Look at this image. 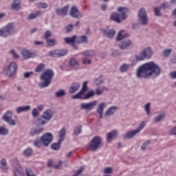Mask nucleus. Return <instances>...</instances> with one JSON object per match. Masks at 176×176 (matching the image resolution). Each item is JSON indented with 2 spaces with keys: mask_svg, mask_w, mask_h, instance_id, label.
I'll return each instance as SVG.
<instances>
[{
  "mask_svg": "<svg viewBox=\"0 0 176 176\" xmlns=\"http://www.w3.org/2000/svg\"><path fill=\"white\" fill-rule=\"evenodd\" d=\"M89 83V82L87 81H85L83 85H82V87L81 89V90L80 91L82 92V93H86V91H87V84Z\"/></svg>",
  "mask_w": 176,
  "mask_h": 176,
  "instance_id": "nucleus-54",
  "label": "nucleus"
},
{
  "mask_svg": "<svg viewBox=\"0 0 176 176\" xmlns=\"http://www.w3.org/2000/svg\"><path fill=\"white\" fill-rule=\"evenodd\" d=\"M79 89H80V83L73 82L69 88V94H74V93H76Z\"/></svg>",
  "mask_w": 176,
  "mask_h": 176,
  "instance_id": "nucleus-17",
  "label": "nucleus"
},
{
  "mask_svg": "<svg viewBox=\"0 0 176 176\" xmlns=\"http://www.w3.org/2000/svg\"><path fill=\"white\" fill-rule=\"evenodd\" d=\"M32 153H33L32 148H28L24 150L23 156H25L26 157H30V156L32 155Z\"/></svg>",
  "mask_w": 176,
  "mask_h": 176,
  "instance_id": "nucleus-39",
  "label": "nucleus"
},
{
  "mask_svg": "<svg viewBox=\"0 0 176 176\" xmlns=\"http://www.w3.org/2000/svg\"><path fill=\"white\" fill-rule=\"evenodd\" d=\"M105 108V103L102 102L99 104L98 109L96 110L97 113L100 115V119H102V113H104V109Z\"/></svg>",
  "mask_w": 176,
  "mask_h": 176,
  "instance_id": "nucleus-26",
  "label": "nucleus"
},
{
  "mask_svg": "<svg viewBox=\"0 0 176 176\" xmlns=\"http://www.w3.org/2000/svg\"><path fill=\"white\" fill-rule=\"evenodd\" d=\"M14 32V25L13 23H8L6 27L0 30V36L8 38Z\"/></svg>",
  "mask_w": 176,
  "mask_h": 176,
  "instance_id": "nucleus-6",
  "label": "nucleus"
},
{
  "mask_svg": "<svg viewBox=\"0 0 176 176\" xmlns=\"http://www.w3.org/2000/svg\"><path fill=\"white\" fill-rule=\"evenodd\" d=\"M61 142L60 140H58L57 143H52L51 144V149L52 151H59L60 148H61Z\"/></svg>",
  "mask_w": 176,
  "mask_h": 176,
  "instance_id": "nucleus-34",
  "label": "nucleus"
},
{
  "mask_svg": "<svg viewBox=\"0 0 176 176\" xmlns=\"http://www.w3.org/2000/svg\"><path fill=\"white\" fill-rule=\"evenodd\" d=\"M101 78H102V76H100L99 78H96L94 80V82L95 83V85H100L101 84H102L104 82V80L102 79Z\"/></svg>",
  "mask_w": 176,
  "mask_h": 176,
  "instance_id": "nucleus-51",
  "label": "nucleus"
},
{
  "mask_svg": "<svg viewBox=\"0 0 176 176\" xmlns=\"http://www.w3.org/2000/svg\"><path fill=\"white\" fill-rule=\"evenodd\" d=\"M42 138L41 139H36L34 142V146H36L37 148H41L42 146Z\"/></svg>",
  "mask_w": 176,
  "mask_h": 176,
  "instance_id": "nucleus-44",
  "label": "nucleus"
},
{
  "mask_svg": "<svg viewBox=\"0 0 176 176\" xmlns=\"http://www.w3.org/2000/svg\"><path fill=\"white\" fill-rule=\"evenodd\" d=\"M22 56L23 58L27 60V58H31V57H34V53L30 52V51L26 50H22Z\"/></svg>",
  "mask_w": 176,
  "mask_h": 176,
  "instance_id": "nucleus-28",
  "label": "nucleus"
},
{
  "mask_svg": "<svg viewBox=\"0 0 176 176\" xmlns=\"http://www.w3.org/2000/svg\"><path fill=\"white\" fill-rule=\"evenodd\" d=\"M13 166H14L15 170L23 169L21 168V166H20V163L19 162V160H13Z\"/></svg>",
  "mask_w": 176,
  "mask_h": 176,
  "instance_id": "nucleus-49",
  "label": "nucleus"
},
{
  "mask_svg": "<svg viewBox=\"0 0 176 176\" xmlns=\"http://www.w3.org/2000/svg\"><path fill=\"white\" fill-rule=\"evenodd\" d=\"M76 43H89V40L87 39V36L82 35L80 36H76Z\"/></svg>",
  "mask_w": 176,
  "mask_h": 176,
  "instance_id": "nucleus-24",
  "label": "nucleus"
},
{
  "mask_svg": "<svg viewBox=\"0 0 176 176\" xmlns=\"http://www.w3.org/2000/svg\"><path fill=\"white\" fill-rule=\"evenodd\" d=\"M138 131L136 129L129 131L122 135V138L123 140H131V138H134L138 134Z\"/></svg>",
  "mask_w": 176,
  "mask_h": 176,
  "instance_id": "nucleus-15",
  "label": "nucleus"
},
{
  "mask_svg": "<svg viewBox=\"0 0 176 176\" xmlns=\"http://www.w3.org/2000/svg\"><path fill=\"white\" fill-rule=\"evenodd\" d=\"M45 69V64L40 63L34 69L35 72H42Z\"/></svg>",
  "mask_w": 176,
  "mask_h": 176,
  "instance_id": "nucleus-45",
  "label": "nucleus"
},
{
  "mask_svg": "<svg viewBox=\"0 0 176 176\" xmlns=\"http://www.w3.org/2000/svg\"><path fill=\"white\" fill-rule=\"evenodd\" d=\"M56 13L58 16H67V13H68V6H66L63 8H57Z\"/></svg>",
  "mask_w": 176,
  "mask_h": 176,
  "instance_id": "nucleus-21",
  "label": "nucleus"
},
{
  "mask_svg": "<svg viewBox=\"0 0 176 176\" xmlns=\"http://www.w3.org/2000/svg\"><path fill=\"white\" fill-rule=\"evenodd\" d=\"M31 109V107L30 106H22L16 108V113H21V112H27V111H30Z\"/></svg>",
  "mask_w": 176,
  "mask_h": 176,
  "instance_id": "nucleus-29",
  "label": "nucleus"
},
{
  "mask_svg": "<svg viewBox=\"0 0 176 176\" xmlns=\"http://www.w3.org/2000/svg\"><path fill=\"white\" fill-rule=\"evenodd\" d=\"M111 20L113 21H115L116 23H120L121 22L120 21V14L118 12H112L111 14Z\"/></svg>",
  "mask_w": 176,
  "mask_h": 176,
  "instance_id": "nucleus-25",
  "label": "nucleus"
},
{
  "mask_svg": "<svg viewBox=\"0 0 176 176\" xmlns=\"http://www.w3.org/2000/svg\"><path fill=\"white\" fill-rule=\"evenodd\" d=\"M153 53L151 47L144 48L138 55H135L136 61H144L146 58H151Z\"/></svg>",
  "mask_w": 176,
  "mask_h": 176,
  "instance_id": "nucleus-3",
  "label": "nucleus"
},
{
  "mask_svg": "<svg viewBox=\"0 0 176 176\" xmlns=\"http://www.w3.org/2000/svg\"><path fill=\"white\" fill-rule=\"evenodd\" d=\"M118 135H119V133L117 130L113 129V131L109 132L107 134V142H111L112 140H115V138H118Z\"/></svg>",
  "mask_w": 176,
  "mask_h": 176,
  "instance_id": "nucleus-16",
  "label": "nucleus"
},
{
  "mask_svg": "<svg viewBox=\"0 0 176 176\" xmlns=\"http://www.w3.org/2000/svg\"><path fill=\"white\" fill-rule=\"evenodd\" d=\"M168 8H170V5H168V3L166 2V3H162L160 6V8L161 9H168Z\"/></svg>",
  "mask_w": 176,
  "mask_h": 176,
  "instance_id": "nucleus-62",
  "label": "nucleus"
},
{
  "mask_svg": "<svg viewBox=\"0 0 176 176\" xmlns=\"http://www.w3.org/2000/svg\"><path fill=\"white\" fill-rule=\"evenodd\" d=\"M82 56L85 57H94L96 56V51L93 50H87L82 52Z\"/></svg>",
  "mask_w": 176,
  "mask_h": 176,
  "instance_id": "nucleus-27",
  "label": "nucleus"
},
{
  "mask_svg": "<svg viewBox=\"0 0 176 176\" xmlns=\"http://www.w3.org/2000/svg\"><path fill=\"white\" fill-rule=\"evenodd\" d=\"M58 135H59V142H63V141H64V140H65V128H62L59 132H58Z\"/></svg>",
  "mask_w": 176,
  "mask_h": 176,
  "instance_id": "nucleus-31",
  "label": "nucleus"
},
{
  "mask_svg": "<svg viewBox=\"0 0 176 176\" xmlns=\"http://www.w3.org/2000/svg\"><path fill=\"white\" fill-rule=\"evenodd\" d=\"M104 174H111L112 173V168L111 167H106L103 170Z\"/></svg>",
  "mask_w": 176,
  "mask_h": 176,
  "instance_id": "nucleus-63",
  "label": "nucleus"
},
{
  "mask_svg": "<svg viewBox=\"0 0 176 176\" xmlns=\"http://www.w3.org/2000/svg\"><path fill=\"white\" fill-rule=\"evenodd\" d=\"M83 96H85V94L80 91L78 93L72 96V98H73V100H84Z\"/></svg>",
  "mask_w": 176,
  "mask_h": 176,
  "instance_id": "nucleus-37",
  "label": "nucleus"
},
{
  "mask_svg": "<svg viewBox=\"0 0 176 176\" xmlns=\"http://www.w3.org/2000/svg\"><path fill=\"white\" fill-rule=\"evenodd\" d=\"M118 109V107L116 106H111L110 107L105 113V116H112V115H115V112Z\"/></svg>",
  "mask_w": 176,
  "mask_h": 176,
  "instance_id": "nucleus-23",
  "label": "nucleus"
},
{
  "mask_svg": "<svg viewBox=\"0 0 176 176\" xmlns=\"http://www.w3.org/2000/svg\"><path fill=\"white\" fill-rule=\"evenodd\" d=\"M67 92H65V89H59L55 92V96L56 98H61V97L65 96Z\"/></svg>",
  "mask_w": 176,
  "mask_h": 176,
  "instance_id": "nucleus-33",
  "label": "nucleus"
},
{
  "mask_svg": "<svg viewBox=\"0 0 176 176\" xmlns=\"http://www.w3.org/2000/svg\"><path fill=\"white\" fill-rule=\"evenodd\" d=\"M50 57L58 58V50H53L50 52Z\"/></svg>",
  "mask_w": 176,
  "mask_h": 176,
  "instance_id": "nucleus-47",
  "label": "nucleus"
},
{
  "mask_svg": "<svg viewBox=\"0 0 176 176\" xmlns=\"http://www.w3.org/2000/svg\"><path fill=\"white\" fill-rule=\"evenodd\" d=\"M144 110L146 112V114L148 116L151 115V103H147L145 106H144Z\"/></svg>",
  "mask_w": 176,
  "mask_h": 176,
  "instance_id": "nucleus-55",
  "label": "nucleus"
},
{
  "mask_svg": "<svg viewBox=\"0 0 176 176\" xmlns=\"http://www.w3.org/2000/svg\"><path fill=\"white\" fill-rule=\"evenodd\" d=\"M98 103V101L97 100H94L88 103H80V109H85V111H92V109L96 107Z\"/></svg>",
  "mask_w": 176,
  "mask_h": 176,
  "instance_id": "nucleus-10",
  "label": "nucleus"
},
{
  "mask_svg": "<svg viewBox=\"0 0 176 176\" xmlns=\"http://www.w3.org/2000/svg\"><path fill=\"white\" fill-rule=\"evenodd\" d=\"M57 41L54 38H48L46 40V45L50 47H53V46H56Z\"/></svg>",
  "mask_w": 176,
  "mask_h": 176,
  "instance_id": "nucleus-35",
  "label": "nucleus"
},
{
  "mask_svg": "<svg viewBox=\"0 0 176 176\" xmlns=\"http://www.w3.org/2000/svg\"><path fill=\"white\" fill-rule=\"evenodd\" d=\"M67 54H68V51L67 50H58V58L64 57V56H67Z\"/></svg>",
  "mask_w": 176,
  "mask_h": 176,
  "instance_id": "nucleus-42",
  "label": "nucleus"
},
{
  "mask_svg": "<svg viewBox=\"0 0 176 176\" xmlns=\"http://www.w3.org/2000/svg\"><path fill=\"white\" fill-rule=\"evenodd\" d=\"M71 17L74 19H82V13L79 12V10L76 6H73L69 12Z\"/></svg>",
  "mask_w": 176,
  "mask_h": 176,
  "instance_id": "nucleus-13",
  "label": "nucleus"
},
{
  "mask_svg": "<svg viewBox=\"0 0 176 176\" xmlns=\"http://www.w3.org/2000/svg\"><path fill=\"white\" fill-rule=\"evenodd\" d=\"M53 76H54V72H53L52 69H46L41 75V80H44V82H41L39 83V87H41V89H43L45 87H48V86H50V83H52V79H53Z\"/></svg>",
  "mask_w": 176,
  "mask_h": 176,
  "instance_id": "nucleus-2",
  "label": "nucleus"
},
{
  "mask_svg": "<svg viewBox=\"0 0 176 176\" xmlns=\"http://www.w3.org/2000/svg\"><path fill=\"white\" fill-rule=\"evenodd\" d=\"M95 94L94 91H89L86 95L83 96L84 100H89L91 97H93Z\"/></svg>",
  "mask_w": 176,
  "mask_h": 176,
  "instance_id": "nucleus-48",
  "label": "nucleus"
},
{
  "mask_svg": "<svg viewBox=\"0 0 176 176\" xmlns=\"http://www.w3.org/2000/svg\"><path fill=\"white\" fill-rule=\"evenodd\" d=\"M144 127H145V122H142L140 124H139V127L138 129H135L136 131H138V133L141 132V130H142V129H144Z\"/></svg>",
  "mask_w": 176,
  "mask_h": 176,
  "instance_id": "nucleus-60",
  "label": "nucleus"
},
{
  "mask_svg": "<svg viewBox=\"0 0 176 176\" xmlns=\"http://www.w3.org/2000/svg\"><path fill=\"white\" fill-rule=\"evenodd\" d=\"M12 116H13V112L10 111H8L3 115L2 119L4 122L8 123L10 126H16V121L12 119Z\"/></svg>",
  "mask_w": 176,
  "mask_h": 176,
  "instance_id": "nucleus-8",
  "label": "nucleus"
},
{
  "mask_svg": "<svg viewBox=\"0 0 176 176\" xmlns=\"http://www.w3.org/2000/svg\"><path fill=\"white\" fill-rule=\"evenodd\" d=\"M151 140H147L144 143H143L141 146L142 151H145L146 149V146L151 144Z\"/></svg>",
  "mask_w": 176,
  "mask_h": 176,
  "instance_id": "nucleus-56",
  "label": "nucleus"
},
{
  "mask_svg": "<svg viewBox=\"0 0 176 176\" xmlns=\"http://www.w3.org/2000/svg\"><path fill=\"white\" fill-rule=\"evenodd\" d=\"M74 133L75 135H79L82 133V126H78L74 129Z\"/></svg>",
  "mask_w": 176,
  "mask_h": 176,
  "instance_id": "nucleus-52",
  "label": "nucleus"
},
{
  "mask_svg": "<svg viewBox=\"0 0 176 176\" xmlns=\"http://www.w3.org/2000/svg\"><path fill=\"white\" fill-rule=\"evenodd\" d=\"M53 115H54V113L51 109H47L45 111H44L41 116V118L43 119H45V120H51L52 118H53Z\"/></svg>",
  "mask_w": 176,
  "mask_h": 176,
  "instance_id": "nucleus-18",
  "label": "nucleus"
},
{
  "mask_svg": "<svg viewBox=\"0 0 176 176\" xmlns=\"http://www.w3.org/2000/svg\"><path fill=\"white\" fill-rule=\"evenodd\" d=\"M46 123H47V121L45 120H41V118L38 119V123L36 124V126H45V124H46Z\"/></svg>",
  "mask_w": 176,
  "mask_h": 176,
  "instance_id": "nucleus-58",
  "label": "nucleus"
},
{
  "mask_svg": "<svg viewBox=\"0 0 176 176\" xmlns=\"http://www.w3.org/2000/svg\"><path fill=\"white\" fill-rule=\"evenodd\" d=\"M100 32L106 38H109V39H112L113 36H115V34H116V31H115L113 29H111L109 28H105L100 29Z\"/></svg>",
  "mask_w": 176,
  "mask_h": 176,
  "instance_id": "nucleus-11",
  "label": "nucleus"
},
{
  "mask_svg": "<svg viewBox=\"0 0 176 176\" xmlns=\"http://www.w3.org/2000/svg\"><path fill=\"white\" fill-rule=\"evenodd\" d=\"M51 36H52V31L47 30L43 34V39H45V41H47V39H50L49 38H50Z\"/></svg>",
  "mask_w": 176,
  "mask_h": 176,
  "instance_id": "nucleus-50",
  "label": "nucleus"
},
{
  "mask_svg": "<svg viewBox=\"0 0 176 176\" xmlns=\"http://www.w3.org/2000/svg\"><path fill=\"white\" fill-rule=\"evenodd\" d=\"M67 32H72V30H74V25L69 24L65 27Z\"/></svg>",
  "mask_w": 176,
  "mask_h": 176,
  "instance_id": "nucleus-59",
  "label": "nucleus"
},
{
  "mask_svg": "<svg viewBox=\"0 0 176 176\" xmlns=\"http://www.w3.org/2000/svg\"><path fill=\"white\" fill-rule=\"evenodd\" d=\"M130 68V65L124 63L120 67V72H126Z\"/></svg>",
  "mask_w": 176,
  "mask_h": 176,
  "instance_id": "nucleus-46",
  "label": "nucleus"
},
{
  "mask_svg": "<svg viewBox=\"0 0 176 176\" xmlns=\"http://www.w3.org/2000/svg\"><path fill=\"white\" fill-rule=\"evenodd\" d=\"M12 10H20L21 9V1L14 0L11 5Z\"/></svg>",
  "mask_w": 176,
  "mask_h": 176,
  "instance_id": "nucleus-20",
  "label": "nucleus"
},
{
  "mask_svg": "<svg viewBox=\"0 0 176 176\" xmlns=\"http://www.w3.org/2000/svg\"><path fill=\"white\" fill-rule=\"evenodd\" d=\"M1 168L3 171H8V165H6V160L2 159L1 161Z\"/></svg>",
  "mask_w": 176,
  "mask_h": 176,
  "instance_id": "nucleus-43",
  "label": "nucleus"
},
{
  "mask_svg": "<svg viewBox=\"0 0 176 176\" xmlns=\"http://www.w3.org/2000/svg\"><path fill=\"white\" fill-rule=\"evenodd\" d=\"M160 72H162V69L159 65L151 61L139 67L136 71V76L139 79H148L153 74L157 76L160 75Z\"/></svg>",
  "mask_w": 176,
  "mask_h": 176,
  "instance_id": "nucleus-1",
  "label": "nucleus"
},
{
  "mask_svg": "<svg viewBox=\"0 0 176 176\" xmlns=\"http://www.w3.org/2000/svg\"><path fill=\"white\" fill-rule=\"evenodd\" d=\"M123 32H124V30L119 31L116 37L117 41H122V39H124L125 38H129L130 36V34L129 33L124 34Z\"/></svg>",
  "mask_w": 176,
  "mask_h": 176,
  "instance_id": "nucleus-22",
  "label": "nucleus"
},
{
  "mask_svg": "<svg viewBox=\"0 0 176 176\" xmlns=\"http://www.w3.org/2000/svg\"><path fill=\"white\" fill-rule=\"evenodd\" d=\"M83 170H85V167L80 166V167L79 168V169L77 170L75 172L74 175H76V176H79V175H80L82 174V173H83Z\"/></svg>",
  "mask_w": 176,
  "mask_h": 176,
  "instance_id": "nucleus-57",
  "label": "nucleus"
},
{
  "mask_svg": "<svg viewBox=\"0 0 176 176\" xmlns=\"http://www.w3.org/2000/svg\"><path fill=\"white\" fill-rule=\"evenodd\" d=\"M14 176H24L23 169H15L14 171Z\"/></svg>",
  "mask_w": 176,
  "mask_h": 176,
  "instance_id": "nucleus-53",
  "label": "nucleus"
},
{
  "mask_svg": "<svg viewBox=\"0 0 176 176\" xmlns=\"http://www.w3.org/2000/svg\"><path fill=\"white\" fill-rule=\"evenodd\" d=\"M41 15V11H38L36 13H31L28 16V20H34L38 17V16Z\"/></svg>",
  "mask_w": 176,
  "mask_h": 176,
  "instance_id": "nucleus-40",
  "label": "nucleus"
},
{
  "mask_svg": "<svg viewBox=\"0 0 176 176\" xmlns=\"http://www.w3.org/2000/svg\"><path fill=\"white\" fill-rule=\"evenodd\" d=\"M9 129L5 126H0V135H8Z\"/></svg>",
  "mask_w": 176,
  "mask_h": 176,
  "instance_id": "nucleus-38",
  "label": "nucleus"
},
{
  "mask_svg": "<svg viewBox=\"0 0 176 176\" xmlns=\"http://www.w3.org/2000/svg\"><path fill=\"white\" fill-rule=\"evenodd\" d=\"M164 116H166V115L159 114L154 118V120H153L154 123H159V122H162V120L164 119Z\"/></svg>",
  "mask_w": 176,
  "mask_h": 176,
  "instance_id": "nucleus-41",
  "label": "nucleus"
},
{
  "mask_svg": "<svg viewBox=\"0 0 176 176\" xmlns=\"http://www.w3.org/2000/svg\"><path fill=\"white\" fill-rule=\"evenodd\" d=\"M64 41L65 43H71V45H72V43H75V42L76 43V35H74L72 37H65Z\"/></svg>",
  "mask_w": 176,
  "mask_h": 176,
  "instance_id": "nucleus-32",
  "label": "nucleus"
},
{
  "mask_svg": "<svg viewBox=\"0 0 176 176\" xmlns=\"http://www.w3.org/2000/svg\"><path fill=\"white\" fill-rule=\"evenodd\" d=\"M25 174H26V176H36V175H34V172H32L31 169H28V168L25 170Z\"/></svg>",
  "mask_w": 176,
  "mask_h": 176,
  "instance_id": "nucleus-61",
  "label": "nucleus"
},
{
  "mask_svg": "<svg viewBox=\"0 0 176 176\" xmlns=\"http://www.w3.org/2000/svg\"><path fill=\"white\" fill-rule=\"evenodd\" d=\"M170 135H176V126L171 128L170 131Z\"/></svg>",
  "mask_w": 176,
  "mask_h": 176,
  "instance_id": "nucleus-64",
  "label": "nucleus"
},
{
  "mask_svg": "<svg viewBox=\"0 0 176 176\" xmlns=\"http://www.w3.org/2000/svg\"><path fill=\"white\" fill-rule=\"evenodd\" d=\"M102 139L100 136H94L91 141L89 142V149L92 152H96L98 148H100V145H101Z\"/></svg>",
  "mask_w": 176,
  "mask_h": 176,
  "instance_id": "nucleus-7",
  "label": "nucleus"
},
{
  "mask_svg": "<svg viewBox=\"0 0 176 176\" xmlns=\"http://www.w3.org/2000/svg\"><path fill=\"white\" fill-rule=\"evenodd\" d=\"M121 19L126 20L127 19V13L129 12V8L125 7H118L117 8Z\"/></svg>",
  "mask_w": 176,
  "mask_h": 176,
  "instance_id": "nucleus-12",
  "label": "nucleus"
},
{
  "mask_svg": "<svg viewBox=\"0 0 176 176\" xmlns=\"http://www.w3.org/2000/svg\"><path fill=\"white\" fill-rule=\"evenodd\" d=\"M132 44H133V42H131V40L126 39L121 41L118 44V47H120V49L124 50V49H127V47H129V46H131V45Z\"/></svg>",
  "mask_w": 176,
  "mask_h": 176,
  "instance_id": "nucleus-19",
  "label": "nucleus"
},
{
  "mask_svg": "<svg viewBox=\"0 0 176 176\" xmlns=\"http://www.w3.org/2000/svg\"><path fill=\"white\" fill-rule=\"evenodd\" d=\"M41 141L44 146H49L53 142V135L51 133H46L41 136Z\"/></svg>",
  "mask_w": 176,
  "mask_h": 176,
  "instance_id": "nucleus-9",
  "label": "nucleus"
},
{
  "mask_svg": "<svg viewBox=\"0 0 176 176\" xmlns=\"http://www.w3.org/2000/svg\"><path fill=\"white\" fill-rule=\"evenodd\" d=\"M45 128L42 126H36V128H33L30 130V135L34 137V135H38L44 131Z\"/></svg>",
  "mask_w": 176,
  "mask_h": 176,
  "instance_id": "nucleus-14",
  "label": "nucleus"
},
{
  "mask_svg": "<svg viewBox=\"0 0 176 176\" xmlns=\"http://www.w3.org/2000/svg\"><path fill=\"white\" fill-rule=\"evenodd\" d=\"M148 20V19L146 10L145 8H142L138 13V23L140 25H147Z\"/></svg>",
  "mask_w": 176,
  "mask_h": 176,
  "instance_id": "nucleus-5",
  "label": "nucleus"
},
{
  "mask_svg": "<svg viewBox=\"0 0 176 176\" xmlns=\"http://www.w3.org/2000/svg\"><path fill=\"white\" fill-rule=\"evenodd\" d=\"M17 71V64L15 62H11L7 67L3 69V72L8 78H13Z\"/></svg>",
  "mask_w": 176,
  "mask_h": 176,
  "instance_id": "nucleus-4",
  "label": "nucleus"
},
{
  "mask_svg": "<svg viewBox=\"0 0 176 176\" xmlns=\"http://www.w3.org/2000/svg\"><path fill=\"white\" fill-rule=\"evenodd\" d=\"M105 91H108V88L106 87H102L96 89L94 93L96 94V96H101V94H102V93H104Z\"/></svg>",
  "mask_w": 176,
  "mask_h": 176,
  "instance_id": "nucleus-36",
  "label": "nucleus"
},
{
  "mask_svg": "<svg viewBox=\"0 0 176 176\" xmlns=\"http://www.w3.org/2000/svg\"><path fill=\"white\" fill-rule=\"evenodd\" d=\"M69 65L70 67H73V68H76L77 67H79V63H78V59L76 58H72L69 60Z\"/></svg>",
  "mask_w": 176,
  "mask_h": 176,
  "instance_id": "nucleus-30",
  "label": "nucleus"
}]
</instances>
